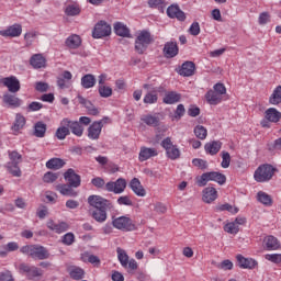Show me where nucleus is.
Listing matches in <instances>:
<instances>
[{
	"label": "nucleus",
	"instance_id": "obj_1",
	"mask_svg": "<svg viewBox=\"0 0 281 281\" xmlns=\"http://www.w3.org/2000/svg\"><path fill=\"white\" fill-rule=\"evenodd\" d=\"M20 251L21 254L31 256L34 260H47V258H49V251L41 245H26L23 246Z\"/></svg>",
	"mask_w": 281,
	"mask_h": 281
},
{
	"label": "nucleus",
	"instance_id": "obj_2",
	"mask_svg": "<svg viewBox=\"0 0 281 281\" xmlns=\"http://www.w3.org/2000/svg\"><path fill=\"white\" fill-rule=\"evenodd\" d=\"M273 175H276V168L269 164H265L256 169L254 179L257 183H267L273 179Z\"/></svg>",
	"mask_w": 281,
	"mask_h": 281
},
{
	"label": "nucleus",
	"instance_id": "obj_3",
	"mask_svg": "<svg viewBox=\"0 0 281 281\" xmlns=\"http://www.w3.org/2000/svg\"><path fill=\"white\" fill-rule=\"evenodd\" d=\"M209 181H215V183H218L220 186H224V183L227 181V177L216 171L205 172L198 180V184L201 188H203L204 186H207Z\"/></svg>",
	"mask_w": 281,
	"mask_h": 281
},
{
	"label": "nucleus",
	"instance_id": "obj_4",
	"mask_svg": "<svg viewBox=\"0 0 281 281\" xmlns=\"http://www.w3.org/2000/svg\"><path fill=\"white\" fill-rule=\"evenodd\" d=\"M153 43V35L148 31H142L138 33L135 41V50L137 54H144L148 49V45Z\"/></svg>",
	"mask_w": 281,
	"mask_h": 281
},
{
	"label": "nucleus",
	"instance_id": "obj_5",
	"mask_svg": "<svg viewBox=\"0 0 281 281\" xmlns=\"http://www.w3.org/2000/svg\"><path fill=\"white\" fill-rule=\"evenodd\" d=\"M112 225L121 232H135V223L128 216H120L112 220Z\"/></svg>",
	"mask_w": 281,
	"mask_h": 281
},
{
	"label": "nucleus",
	"instance_id": "obj_6",
	"mask_svg": "<svg viewBox=\"0 0 281 281\" xmlns=\"http://www.w3.org/2000/svg\"><path fill=\"white\" fill-rule=\"evenodd\" d=\"M88 203L91 207H94V210H113V202L100 195H90Z\"/></svg>",
	"mask_w": 281,
	"mask_h": 281
},
{
	"label": "nucleus",
	"instance_id": "obj_7",
	"mask_svg": "<svg viewBox=\"0 0 281 281\" xmlns=\"http://www.w3.org/2000/svg\"><path fill=\"white\" fill-rule=\"evenodd\" d=\"M19 269H20V273H25L29 280H36L38 278H42L43 276V270L41 268H36L35 266L21 263Z\"/></svg>",
	"mask_w": 281,
	"mask_h": 281
},
{
	"label": "nucleus",
	"instance_id": "obj_8",
	"mask_svg": "<svg viewBox=\"0 0 281 281\" xmlns=\"http://www.w3.org/2000/svg\"><path fill=\"white\" fill-rule=\"evenodd\" d=\"M126 179L119 178L116 181H110L105 184V190L108 192H113L114 194H122L126 190Z\"/></svg>",
	"mask_w": 281,
	"mask_h": 281
},
{
	"label": "nucleus",
	"instance_id": "obj_9",
	"mask_svg": "<svg viewBox=\"0 0 281 281\" xmlns=\"http://www.w3.org/2000/svg\"><path fill=\"white\" fill-rule=\"evenodd\" d=\"M104 126V121H94L88 127V138L92 142H98L100 139V135H102V128Z\"/></svg>",
	"mask_w": 281,
	"mask_h": 281
},
{
	"label": "nucleus",
	"instance_id": "obj_10",
	"mask_svg": "<svg viewBox=\"0 0 281 281\" xmlns=\"http://www.w3.org/2000/svg\"><path fill=\"white\" fill-rule=\"evenodd\" d=\"M23 34V26L21 24H12L4 30H0V36L4 38H18Z\"/></svg>",
	"mask_w": 281,
	"mask_h": 281
},
{
	"label": "nucleus",
	"instance_id": "obj_11",
	"mask_svg": "<svg viewBox=\"0 0 281 281\" xmlns=\"http://www.w3.org/2000/svg\"><path fill=\"white\" fill-rule=\"evenodd\" d=\"M111 34V25H109L104 21H100L95 24L92 36L93 38H104V36H109Z\"/></svg>",
	"mask_w": 281,
	"mask_h": 281
},
{
	"label": "nucleus",
	"instance_id": "obj_12",
	"mask_svg": "<svg viewBox=\"0 0 281 281\" xmlns=\"http://www.w3.org/2000/svg\"><path fill=\"white\" fill-rule=\"evenodd\" d=\"M2 102L4 106H8L9 109H19V106L23 104V100L10 93L3 94Z\"/></svg>",
	"mask_w": 281,
	"mask_h": 281
},
{
	"label": "nucleus",
	"instance_id": "obj_13",
	"mask_svg": "<svg viewBox=\"0 0 281 281\" xmlns=\"http://www.w3.org/2000/svg\"><path fill=\"white\" fill-rule=\"evenodd\" d=\"M64 179L69 183V186L71 188H80V175L76 173V171L74 169H68L65 173H64Z\"/></svg>",
	"mask_w": 281,
	"mask_h": 281
},
{
	"label": "nucleus",
	"instance_id": "obj_14",
	"mask_svg": "<svg viewBox=\"0 0 281 281\" xmlns=\"http://www.w3.org/2000/svg\"><path fill=\"white\" fill-rule=\"evenodd\" d=\"M2 85L9 89L10 93H16L21 90V82L14 76L3 78Z\"/></svg>",
	"mask_w": 281,
	"mask_h": 281
},
{
	"label": "nucleus",
	"instance_id": "obj_15",
	"mask_svg": "<svg viewBox=\"0 0 281 281\" xmlns=\"http://www.w3.org/2000/svg\"><path fill=\"white\" fill-rule=\"evenodd\" d=\"M143 88L148 91L143 99L144 104H157V100H159L157 89L150 88L148 83H145Z\"/></svg>",
	"mask_w": 281,
	"mask_h": 281
},
{
	"label": "nucleus",
	"instance_id": "obj_16",
	"mask_svg": "<svg viewBox=\"0 0 281 281\" xmlns=\"http://www.w3.org/2000/svg\"><path fill=\"white\" fill-rule=\"evenodd\" d=\"M57 139H65L68 135H71V131L69 130V119H63L60 121V126L56 131Z\"/></svg>",
	"mask_w": 281,
	"mask_h": 281
},
{
	"label": "nucleus",
	"instance_id": "obj_17",
	"mask_svg": "<svg viewBox=\"0 0 281 281\" xmlns=\"http://www.w3.org/2000/svg\"><path fill=\"white\" fill-rule=\"evenodd\" d=\"M46 227H48L50 232H55V234H64V232L69 229V224H67V222L55 223L53 220H49L46 223Z\"/></svg>",
	"mask_w": 281,
	"mask_h": 281
},
{
	"label": "nucleus",
	"instance_id": "obj_18",
	"mask_svg": "<svg viewBox=\"0 0 281 281\" xmlns=\"http://www.w3.org/2000/svg\"><path fill=\"white\" fill-rule=\"evenodd\" d=\"M218 199V192L214 187H206L202 191V201L204 203H213V201H216Z\"/></svg>",
	"mask_w": 281,
	"mask_h": 281
},
{
	"label": "nucleus",
	"instance_id": "obj_19",
	"mask_svg": "<svg viewBox=\"0 0 281 281\" xmlns=\"http://www.w3.org/2000/svg\"><path fill=\"white\" fill-rule=\"evenodd\" d=\"M159 155V151H157L156 148L153 147H140V151L138 154V160L139 161H148L151 157H157Z\"/></svg>",
	"mask_w": 281,
	"mask_h": 281
},
{
	"label": "nucleus",
	"instance_id": "obj_20",
	"mask_svg": "<svg viewBox=\"0 0 281 281\" xmlns=\"http://www.w3.org/2000/svg\"><path fill=\"white\" fill-rule=\"evenodd\" d=\"M130 188L136 196L144 198L146 196V189H144V186H142V181L137 178H133L130 182Z\"/></svg>",
	"mask_w": 281,
	"mask_h": 281
},
{
	"label": "nucleus",
	"instance_id": "obj_21",
	"mask_svg": "<svg viewBox=\"0 0 281 281\" xmlns=\"http://www.w3.org/2000/svg\"><path fill=\"white\" fill-rule=\"evenodd\" d=\"M236 258L240 269H256V267H258L256 259L245 258L243 255H237Z\"/></svg>",
	"mask_w": 281,
	"mask_h": 281
},
{
	"label": "nucleus",
	"instance_id": "obj_22",
	"mask_svg": "<svg viewBox=\"0 0 281 281\" xmlns=\"http://www.w3.org/2000/svg\"><path fill=\"white\" fill-rule=\"evenodd\" d=\"M74 78V75L69 70L64 71L61 75L57 77V87L59 89H69V80Z\"/></svg>",
	"mask_w": 281,
	"mask_h": 281
},
{
	"label": "nucleus",
	"instance_id": "obj_23",
	"mask_svg": "<svg viewBox=\"0 0 281 281\" xmlns=\"http://www.w3.org/2000/svg\"><path fill=\"white\" fill-rule=\"evenodd\" d=\"M167 14L170 19H178V21H186V13L179 9L178 5H170L167 9Z\"/></svg>",
	"mask_w": 281,
	"mask_h": 281
},
{
	"label": "nucleus",
	"instance_id": "obj_24",
	"mask_svg": "<svg viewBox=\"0 0 281 281\" xmlns=\"http://www.w3.org/2000/svg\"><path fill=\"white\" fill-rule=\"evenodd\" d=\"M263 245L268 251H277V249H280V240L273 235L265 237Z\"/></svg>",
	"mask_w": 281,
	"mask_h": 281
},
{
	"label": "nucleus",
	"instance_id": "obj_25",
	"mask_svg": "<svg viewBox=\"0 0 281 281\" xmlns=\"http://www.w3.org/2000/svg\"><path fill=\"white\" fill-rule=\"evenodd\" d=\"M114 32L117 36L123 38H131V30L122 22H116L114 24Z\"/></svg>",
	"mask_w": 281,
	"mask_h": 281
},
{
	"label": "nucleus",
	"instance_id": "obj_26",
	"mask_svg": "<svg viewBox=\"0 0 281 281\" xmlns=\"http://www.w3.org/2000/svg\"><path fill=\"white\" fill-rule=\"evenodd\" d=\"M68 128L72 135H76V137H82V135H85V127L80 125L78 121L69 120Z\"/></svg>",
	"mask_w": 281,
	"mask_h": 281
},
{
	"label": "nucleus",
	"instance_id": "obj_27",
	"mask_svg": "<svg viewBox=\"0 0 281 281\" xmlns=\"http://www.w3.org/2000/svg\"><path fill=\"white\" fill-rule=\"evenodd\" d=\"M65 45L68 47V49H78V47L82 45V40L79 37V35L72 34L66 38Z\"/></svg>",
	"mask_w": 281,
	"mask_h": 281
},
{
	"label": "nucleus",
	"instance_id": "obj_28",
	"mask_svg": "<svg viewBox=\"0 0 281 281\" xmlns=\"http://www.w3.org/2000/svg\"><path fill=\"white\" fill-rule=\"evenodd\" d=\"M164 52L167 58H175V56L179 54V47L177 46V43L168 42L165 44Z\"/></svg>",
	"mask_w": 281,
	"mask_h": 281
},
{
	"label": "nucleus",
	"instance_id": "obj_29",
	"mask_svg": "<svg viewBox=\"0 0 281 281\" xmlns=\"http://www.w3.org/2000/svg\"><path fill=\"white\" fill-rule=\"evenodd\" d=\"M194 69H196V67L194 66V63L186 61L182 64L181 69L179 70V74L180 76H184V78H188L190 76H194Z\"/></svg>",
	"mask_w": 281,
	"mask_h": 281
},
{
	"label": "nucleus",
	"instance_id": "obj_30",
	"mask_svg": "<svg viewBox=\"0 0 281 281\" xmlns=\"http://www.w3.org/2000/svg\"><path fill=\"white\" fill-rule=\"evenodd\" d=\"M46 63L47 60L41 54H35L30 59V64L33 66L34 69H43Z\"/></svg>",
	"mask_w": 281,
	"mask_h": 281
},
{
	"label": "nucleus",
	"instance_id": "obj_31",
	"mask_svg": "<svg viewBox=\"0 0 281 281\" xmlns=\"http://www.w3.org/2000/svg\"><path fill=\"white\" fill-rule=\"evenodd\" d=\"M205 99L209 102V104H221V102H223V97L215 92V90H209L205 94Z\"/></svg>",
	"mask_w": 281,
	"mask_h": 281
},
{
	"label": "nucleus",
	"instance_id": "obj_32",
	"mask_svg": "<svg viewBox=\"0 0 281 281\" xmlns=\"http://www.w3.org/2000/svg\"><path fill=\"white\" fill-rule=\"evenodd\" d=\"M181 101V94L176 91L167 92L162 99L164 104H177Z\"/></svg>",
	"mask_w": 281,
	"mask_h": 281
},
{
	"label": "nucleus",
	"instance_id": "obj_33",
	"mask_svg": "<svg viewBox=\"0 0 281 281\" xmlns=\"http://www.w3.org/2000/svg\"><path fill=\"white\" fill-rule=\"evenodd\" d=\"M95 76L88 74L81 78V87L83 89H93L95 87Z\"/></svg>",
	"mask_w": 281,
	"mask_h": 281
},
{
	"label": "nucleus",
	"instance_id": "obj_34",
	"mask_svg": "<svg viewBox=\"0 0 281 281\" xmlns=\"http://www.w3.org/2000/svg\"><path fill=\"white\" fill-rule=\"evenodd\" d=\"M65 161L61 158H50L46 162V168L48 170H60L65 166Z\"/></svg>",
	"mask_w": 281,
	"mask_h": 281
},
{
	"label": "nucleus",
	"instance_id": "obj_35",
	"mask_svg": "<svg viewBox=\"0 0 281 281\" xmlns=\"http://www.w3.org/2000/svg\"><path fill=\"white\" fill-rule=\"evenodd\" d=\"M222 146H223V143L218 140H213L211 143H206L204 148H205V151L209 153V155H216V153L221 150Z\"/></svg>",
	"mask_w": 281,
	"mask_h": 281
},
{
	"label": "nucleus",
	"instance_id": "obj_36",
	"mask_svg": "<svg viewBox=\"0 0 281 281\" xmlns=\"http://www.w3.org/2000/svg\"><path fill=\"white\" fill-rule=\"evenodd\" d=\"M56 190L64 196H78V193L71 189L70 184H57Z\"/></svg>",
	"mask_w": 281,
	"mask_h": 281
},
{
	"label": "nucleus",
	"instance_id": "obj_37",
	"mask_svg": "<svg viewBox=\"0 0 281 281\" xmlns=\"http://www.w3.org/2000/svg\"><path fill=\"white\" fill-rule=\"evenodd\" d=\"M18 249H19V243H16V241L8 243L7 245H4L2 247V250H0V257L5 258V256H8V254H10L12 251H18Z\"/></svg>",
	"mask_w": 281,
	"mask_h": 281
},
{
	"label": "nucleus",
	"instance_id": "obj_38",
	"mask_svg": "<svg viewBox=\"0 0 281 281\" xmlns=\"http://www.w3.org/2000/svg\"><path fill=\"white\" fill-rule=\"evenodd\" d=\"M280 117H281L280 112L274 108H269L266 111V120L268 122H273V123L280 122Z\"/></svg>",
	"mask_w": 281,
	"mask_h": 281
},
{
	"label": "nucleus",
	"instance_id": "obj_39",
	"mask_svg": "<svg viewBox=\"0 0 281 281\" xmlns=\"http://www.w3.org/2000/svg\"><path fill=\"white\" fill-rule=\"evenodd\" d=\"M106 210L109 209H94L92 211V218H94L97 223H104L106 221Z\"/></svg>",
	"mask_w": 281,
	"mask_h": 281
},
{
	"label": "nucleus",
	"instance_id": "obj_40",
	"mask_svg": "<svg viewBox=\"0 0 281 281\" xmlns=\"http://www.w3.org/2000/svg\"><path fill=\"white\" fill-rule=\"evenodd\" d=\"M45 133H47V124L40 121L34 125V135L35 137H45Z\"/></svg>",
	"mask_w": 281,
	"mask_h": 281
},
{
	"label": "nucleus",
	"instance_id": "obj_41",
	"mask_svg": "<svg viewBox=\"0 0 281 281\" xmlns=\"http://www.w3.org/2000/svg\"><path fill=\"white\" fill-rule=\"evenodd\" d=\"M65 14L67 16H78L80 14V7L77 3L66 4Z\"/></svg>",
	"mask_w": 281,
	"mask_h": 281
},
{
	"label": "nucleus",
	"instance_id": "obj_42",
	"mask_svg": "<svg viewBox=\"0 0 281 281\" xmlns=\"http://www.w3.org/2000/svg\"><path fill=\"white\" fill-rule=\"evenodd\" d=\"M81 260L83 262H90V265H93L94 267H100V258L95 255H89V252H85L81 255Z\"/></svg>",
	"mask_w": 281,
	"mask_h": 281
},
{
	"label": "nucleus",
	"instance_id": "obj_43",
	"mask_svg": "<svg viewBox=\"0 0 281 281\" xmlns=\"http://www.w3.org/2000/svg\"><path fill=\"white\" fill-rule=\"evenodd\" d=\"M25 116H23L21 113L15 114V121L12 126V131H21L25 126Z\"/></svg>",
	"mask_w": 281,
	"mask_h": 281
},
{
	"label": "nucleus",
	"instance_id": "obj_44",
	"mask_svg": "<svg viewBox=\"0 0 281 281\" xmlns=\"http://www.w3.org/2000/svg\"><path fill=\"white\" fill-rule=\"evenodd\" d=\"M5 168L13 177H21L22 175L19 162H7Z\"/></svg>",
	"mask_w": 281,
	"mask_h": 281
},
{
	"label": "nucleus",
	"instance_id": "obj_45",
	"mask_svg": "<svg viewBox=\"0 0 281 281\" xmlns=\"http://www.w3.org/2000/svg\"><path fill=\"white\" fill-rule=\"evenodd\" d=\"M38 37V32L36 31H29L24 34V42L26 47H32L34 41Z\"/></svg>",
	"mask_w": 281,
	"mask_h": 281
},
{
	"label": "nucleus",
	"instance_id": "obj_46",
	"mask_svg": "<svg viewBox=\"0 0 281 281\" xmlns=\"http://www.w3.org/2000/svg\"><path fill=\"white\" fill-rule=\"evenodd\" d=\"M119 262H121V266L126 269L128 267V254H126V250L122 248L116 249Z\"/></svg>",
	"mask_w": 281,
	"mask_h": 281
},
{
	"label": "nucleus",
	"instance_id": "obj_47",
	"mask_svg": "<svg viewBox=\"0 0 281 281\" xmlns=\"http://www.w3.org/2000/svg\"><path fill=\"white\" fill-rule=\"evenodd\" d=\"M257 200L259 201V203H262V205H271L273 203V200H271V195L267 194L263 191H259L257 193Z\"/></svg>",
	"mask_w": 281,
	"mask_h": 281
},
{
	"label": "nucleus",
	"instance_id": "obj_48",
	"mask_svg": "<svg viewBox=\"0 0 281 281\" xmlns=\"http://www.w3.org/2000/svg\"><path fill=\"white\" fill-rule=\"evenodd\" d=\"M69 276L72 280H82L85 278V270L78 267H71L69 269Z\"/></svg>",
	"mask_w": 281,
	"mask_h": 281
},
{
	"label": "nucleus",
	"instance_id": "obj_49",
	"mask_svg": "<svg viewBox=\"0 0 281 281\" xmlns=\"http://www.w3.org/2000/svg\"><path fill=\"white\" fill-rule=\"evenodd\" d=\"M140 120L144 122V124H147V126H159V119L157 116L147 114L143 115Z\"/></svg>",
	"mask_w": 281,
	"mask_h": 281
},
{
	"label": "nucleus",
	"instance_id": "obj_50",
	"mask_svg": "<svg viewBox=\"0 0 281 281\" xmlns=\"http://www.w3.org/2000/svg\"><path fill=\"white\" fill-rule=\"evenodd\" d=\"M269 102H270V104H280V102H281V86H278L273 90V92L269 99Z\"/></svg>",
	"mask_w": 281,
	"mask_h": 281
},
{
	"label": "nucleus",
	"instance_id": "obj_51",
	"mask_svg": "<svg viewBox=\"0 0 281 281\" xmlns=\"http://www.w3.org/2000/svg\"><path fill=\"white\" fill-rule=\"evenodd\" d=\"M8 156L10 159L9 164H21L23 161V156L16 150H9Z\"/></svg>",
	"mask_w": 281,
	"mask_h": 281
},
{
	"label": "nucleus",
	"instance_id": "obj_52",
	"mask_svg": "<svg viewBox=\"0 0 281 281\" xmlns=\"http://www.w3.org/2000/svg\"><path fill=\"white\" fill-rule=\"evenodd\" d=\"M166 155L169 159L175 161V159H179V157H181V151L179 150V147L173 145L166 151Z\"/></svg>",
	"mask_w": 281,
	"mask_h": 281
},
{
	"label": "nucleus",
	"instance_id": "obj_53",
	"mask_svg": "<svg viewBox=\"0 0 281 281\" xmlns=\"http://www.w3.org/2000/svg\"><path fill=\"white\" fill-rule=\"evenodd\" d=\"M193 132L198 139H206L207 137V130L203 125L195 126Z\"/></svg>",
	"mask_w": 281,
	"mask_h": 281
},
{
	"label": "nucleus",
	"instance_id": "obj_54",
	"mask_svg": "<svg viewBox=\"0 0 281 281\" xmlns=\"http://www.w3.org/2000/svg\"><path fill=\"white\" fill-rule=\"evenodd\" d=\"M224 232H227V234L236 235V234H238V232H240V228L233 221V222H228L227 224H225Z\"/></svg>",
	"mask_w": 281,
	"mask_h": 281
},
{
	"label": "nucleus",
	"instance_id": "obj_55",
	"mask_svg": "<svg viewBox=\"0 0 281 281\" xmlns=\"http://www.w3.org/2000/svg\"><path fill=\"white\" fill-rule=\"evenodd\" d=\"M99 95L101 98H111L113 95V89L109 86H99Z\"/></svg>",
	"mask_w": 281,
	"mask_h": 281
},
{
	"label": "nucleus",
	"instance_id": "obj_56",
	"mask_svg": "<svg viewBox=\"0 0 281 281\" xmlns=\"http://www.w3.org/2000/svg\"><path fill=\"white\" fill-rule=\"evenodd\" d=\"M57 179L58 173L52 171H47L43 177L44 183H54V181H56Z\"/></svg>",
	"mask_w": 281,
	"mask_h": 281
},
{
	"label": "nucleus",
	"instance_id": "obj_57",
	"mask_svg": "<svg viewBox=\"0 0 281 281\" xmlns=\"http://www.w3.org/2000/svg\"><path fill=\"white\" fill-rule=\"evenodd\" d=\"M217 210L220 212H231V214H238V207H234L232 206V204H222L220 206H217Z\"/></svg>",
	"mask_w": 281,
	"mask_h": 281
},
{
	"label": "nucleus",
	"instance_id": "obj_58",
	"mask_svg": "<svg viewBox=\"0 0 281 281\" xmlns=\"http://www.w3.org/2000/svg\"><path fill=\"white\" fill-rule=\"evenodd\" d=\"M217 269H222L223 271H232V269H234V263L229 259H226L217 265Z\"/></svg>",
	"mask_w": 281,
	"mask_h": 281
},
{
	"label": "nucleus",
	"instance_id": "obj_59",
	"mask_svg": "<svg viewBox=\"0 0 281 281\" xmlns=\"http://www.w3.org/2000/svg\"><path fill=\"white\" fill-rule=\"evenodd\" d=\"M189 34H191V36H199L201 34V25L199 22H193L191 24L189 27Z\"/></svg>",
	"mask_w": 281,
	"mask_h": 281
},
{
	"label": "nucleus",
	"instance_id": "obj_60",
	"mask_svg": "<svg viewBox=\"0 0 281 281\" xmlns=\"http://www.w3.org/2000/svg\"><path fill=\"white\" fill-rule=\"evenodd\" d=\"M265 258L274 265H280L281 262V254H267Z\"/></svg>",
	"mask_w": 281,
	"mask_h": 281
},
{
	"label": "nucleus",
	"instance_id": "obj_61",
	"mask_svg": "<svg viewBox=\"0 0 281 281\" xmlns=\"http://www.w3.org/2000/svg\"><path fill=\"white\" fill-rule=\"evenodd\" d=\"M116 203L119 205H126L131 207V205H133V200H131V196L128 195H122L116 200Z\"/></svg>",
	"mask_w": 281,
	"mask_h": 281
},
{
	"label": "nucleus",
	"instance_id": "obj_62",
	"mask_svg": "<svg viewBox=\"0 0 281 281\" xmlns=\"http://www.w3.org/2000/svg\"><path fill=\"white\" fill-rule=\"evenodd\" d=\"M232 164V156L227 151H222V168H227Z\"/></svg>",
	"mask_w": 281,
	"mask_h": 281
},
{
	"label": "nucleus",
	"instance_id": "obj_63",
	"mask_svg": "<svg viewBox=\"0 0 281 281\" xmlns=\"http://www.w3.org/2000/svg\"><path fill=\"white\" fill-rule=\"evenodd\" d=\"M193 166L196 168H200L201 170H207V161L201 159V158H194L192 160Z\"/></svg>",
	"mask_w": 281,
	"mask_h": 281
},
{
	"label": "nucleus",
	"instance_id": "obj_64",
	"mask_svg": "<svg viewBox=\"0 0 281 281\" xmlns=\"http://www.w3.org/2000/svg\"><path fill=\"white\" fill-rule=\"evenodd\" d=\"M0 281H14L12 272H10L9 270L0 272Z\"/></svg>",
	"mask_w": 281,
	"mask_h": 281
}]
</instances>
